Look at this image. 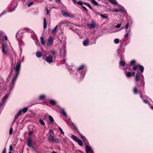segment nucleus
Wrapping results in <instances>:
<instances>
[{
  "mask_svg": "<svg viewBox=\"0 0 153 153\" xmlns=\"http://www.w3.org/2000/svg\"><path fill=\"white\" fill-rule=\"evenodd\" d=\"M25 29L28 30H30V29L28 27L26 28Z\"/></svg>",
  "mask_w": 153,
  "mask_h": 153,
  "instance_id": "nucleus-61",
  "label": "nucleus"
},
{
  "mask_svg": "<svg viewBox=\"0 0 153 153\" xmlns=\"http://www.w3.org/2000/svg\"><path fill=\"white\" fill-rule=\"evenodd\" d=\"M53 42V38L51 36L49 37L48 39L47 45L50 46H51L52 45Z\"/></svg>",
  "mask_w": 153,
  "mask_h": 153,
  "instance_id": "nucleus-6",
  "label": "nucleus"
},
{
  "mask_svg": "<svg viewBox=\"0 0 153 153\" xmlns=\"http://www.w3.org/2000/svg\"><path fill=\"white\" fill-rule=\"evenodd\" d=\"M8 49L7 45L5 44H3L2 45V51L3 54H6L7 53Z\"/></svg>",
  "mask_w": 153,
  "mask_h": 153,
  "instance_id": "nucleus-3",
  "label": "nucleus"
},
{
  "mask_svg": "<svg viewBox=\"0 0 153 153\" xmlns=\"http://www.w3.org/2000/svg\"><path fill=\"white\" fill-rule=\"evenodd\" d=\"M49 103L51 105H54L56 103V102L54 100H51L49 101Z\"/></svg>",
  "mask_w": 153,
  "mask_h": 153,
  "instance_id": "nucleus-16",
  "label": "nucleus"
},
{
  "mask_svg": "<svg viewBox=\"0 0 153 153\" xmlns=\"http://www.w3.org/2000/svg\"><path fill=\"white\" fill-rule=\"evenodd\" d=\"M13 131V128L12 127H11L10 131H9V134L10 135H12V133Z\"/></svg>",
  "mask_w": 153,
  "mask_h": 153,
  "instance_id": "nucleus-43",
  "label": "nucleus"
},
{
  "mask_svg": "<svg viewBox=\"0 0 153 153\" xmlns=\"http://www.w3.org/2000/svg\"><path fill=\"white\" fill-rule=\"evenodd\" d=\"M139 64L134 65L133 67V69L135 71L139 68Z\"/></svg>",
  "mask_w": 153,
  "mask_h": 153,
  "instance_id": "nucleus-22",
  "label": "nucleus"
},
{
  "mask_svg": "<svg viewBox=\"0 0 153 153\" xmlns=\"http://www.w3.org/2000/svg\"><path fill=\"white\" fill-rule=\"evenodd\" d=\"M80 137L82 139L83 141L85 142V143H86V142L87 141L85 137V136H83L82 135L80 134Z\"/></svg>",
  "mask_w": 153,
  "mask_h": 153,
  "instance_id": "nucleus-32",
  "label": "nucleus"
},
{
  "mask_svg": "<svg viewBox=\"0 0 153 153\" xmlns=\"http://www.w3.org/2000/svg\"><path fill=\"white\" fill-rule=\"evenodd\" d=\"M8 97V95L7 94L5 95L3 97V98L2 100V101L3 102H4L7 100V98Z\"/></svg>",
  "mask_w": 153,
  "mask_h": 153,
  "instance_id": "nucleus-19",
  "label": "nucleus"
},
{
  "mask_svg": "<svg viewBox=\"0 0 153 153\" xmlns=\"http://www.w3.org/2000/svg\"><path fill=\"white\" fill-rule=\"evenodd\" d=\"M33 131H30L29 132V133H28V134L29 135H31L32 134H33Z\"/></svg>",
  "mask_w": 153,
  "mask_h": 153,
  "instance_id": "nucleus-51",
  "label": "nucleus"
},
{
  "mask_svg": "<svg viewBox=\"0 0 153 153\" xmlns=\"http://www.w3.org/2000/svg\"><path fill=\"white\" fill-rule=\"evenodd\" d=\"M39 98L40 100H43L45 98V96L44 95H41L39 97Z\"/></svg>",
  "mask_w": 153,
  "mask_h": 153,
  "instance_id": "nucleus-40",
  "label": "nucleus"
},
{
  "mask_svg": "<svg viewBox=\"0 0 153 153\" xmlns=\"http://www.w3.org/2000/svg\"><path fill=\"white\" fill-rule=\"evenodd\" d=\"M74 3V4H75L76 3V0H71Z\"/></svg>",
  "mask_w": 153,
  "mask_h": 153,
  "instance_id": "nucleus-56",
  "label": "nucleus"
},
{
  "mask_svg": "<svg viewBox=\"0 0 153 153\" xmlns=\"http://www.w3.org/2000/svg\"><path fill=\"white\" fill-rule=\"evenodd\" d=\"M71 138L74 140L76 142L79 139L77 138V137L76 136L74 135H72L71 136Z\"/></svg>",
  "mask_w": 153,
  "mask_h": 153,
  "instance_id": "nucleus-23",
  "label": "nucleus"
},
{
  "mask_svg": "<svg viewBox=\"0 0 153 153\" xmlns=\"http://www.w3.org/2000/svg\"><path fill=\"white\" fill-rule=\"evenodd\" d=\"M83 4H84L87 6H88V7L91 9L92 10V8L91 7V5H90V4H89V3H86V2H84L83 3Z\"/></svg>",
  "mask_w": 153,
  "mask_h": 153,
  "instance_id": "nucleus-28",
  "label": "nucleus"
},
{
  "mask_svg": "<svg viewBox=\"0 0 153 153\" xmlns=\"http://www.w3.org/2000/svg\"><path fill=\"white\" fill-rule=\"evenodd\" d=\"M129 33V32H127V33L125 35V38H127L128 37Z\"/></svg>",
  "mask_w": 153,
  "mask_h": 153,
  "instance_id": "nucleus-47",
  "label": "nucleus"
},
{
  "mask_svg": "<svg viewBox=\"0 0 153 153\" xmlns=\"http://www.w3.org/2000/svg\"><path fill=\"white\" fill-rule=\"evenodd\" d=\"M96 13L97 14H98V15H100L101 14H100V12H96Z\"/></svg>",
  "mask_w": 153,
  "mask_h": 153,
  "instance_id": "nucleus-59",
  "label": "nucleus"
},
{
  "mask_svg": "<svg viewBox=\"0 0 153 153\" xmlns=\"http://www.w3.org/2000/svg\"><path fill=\"white\" fill-rule=\"evenodd\" d=\"M13 150V148L11 145H10L9 147V151L10 152H11Z\"/></svg>",
  "mask_w": 153,
  "mask_h": 153,
  "instance_id": "nucleus-46",
  "label": "nucleus"
},
{
  "mask_svg": "<svg viewBox=\"0 0 153 153\" xmlns=\"http://www.w3.org/2000/svg\"><path fill=\"white\" fill-rule=\"evenodd\" d=\"M33 4V2H31L29 3H28L27 4V6L28 7H30V6H31Z\"/></svg>",
  "mask_w": 153,
  "mask_h": 153,
  "instance_id": "nucleus-49",
  "label": "nucleus"
},
{
  "mask_svg": "<svg viewBox=\"0 0 153 153\" xmlns=\"http://www.w3.org/2000/svg\"><path fill=\"white\" fill-rule=\"evenodd\" d=\"M15 82V81H13L12 80L11 81L10 84L9 86V88L10 91L12 90L13 88Z\"/></svg>",
  "mask_w": 153,
  "mask_h": 153,
  "instance_id": "nucleus-9",
  "label": "nucleus"
},
{
  "mask_svg": "<svg viewBox=\"0 0 153 153\" xmlns=\"http://www.w3.org/2000/svg\"><path fill=\"white\" fill-rule=\"evenodd\" d=\"M55 1L58 3L59 4L61 3V1L60 0H55Z\"/></svg>",
  "mask_w": 153,
  "mask_h": 153,
  "instance_id": "nucleus-52",
  "label": "nucleus"
},
{
  "mask_svg": "<svg viewBox=\"0 0 153 153\" xmlns=\"http://www.w3.org/2000/svg\"><path fill=\"white\" fill-rule=\"evenodd\" d=\"M139 70L141 71L142 73H143L144 71V68L143 67L140 65H139Z\"/></svg>",
  "mask_w": 153,
  "mask_h": 153,
  "instance_id": "nucleus-18",
  "label": "nucleus"
},
{
  "mask_svg": "<svg viewBox=\"0 0 153 153\" xmlns=\"http://www.w3.org/2000/svg\"><path fill=\"white\" fill-rule=\"evenodd\" d=\"M89 41L88 39H86L83 42V44L85 46H86L89 43Z\"/></svg>",
  "mask_w": 153,
  "mask_h": 153,
  "instance_id": "nucleus-14",
  "label": "nucleus"
},
{
  "mask_svg": "<svg viewBox=\"0 0 153 153\" xmlns=\"http://www.w3.org/2000/svg\"><path fill=\"white\" fill-rule=\"evenodd\" d=\"M136 62L135 60H132L130 63V65H129V67H130L131 66H133L134 65H135L136 64Z\"/></svg>",
  "mask_w": 153,
  "mask_h": 153,
  "instance_id": "nucleus-24",
  "label": "nucleus"
},
{
  "mask_svg": "<svg viewBox=\"0 0 153 153\" xmlns=\"http://www.w3.org/2000/svg\"><path fill=\"white\" fill-rule=\"evenodd\" d=\"M121 25V24H118L116 26V27H117V28H119L120 27Z\"/></svg>",
  "mask_w": 153,
  "mask_h": 153,
  "instance_id": "nucleus-48",
  "label": "nucleus"
},
{
  "mask_svg": "<svg viewBox=\"0 0 153 153\" xmlns=\"http://www.w3.org/2000/svg\"><path fill=\"white\" fill-rule=\"evenodd\" d=\"M129 25V23H127L124 26L125 27V30L127 32H129L130 31V29H128Z\"/></svg>",
  "mask_w": 153,
  "mask_h": 153,
  "instance_id": "nucleus-11",
  "label": "nucleus"
},
{
  "mask_svg": "<svg viewBox=\"0 0 153 153\" xmlns=\"http://www.w3.org/2000/svg\"><path fill=\"white\" fill-rule=\"evenodd\" d=\"M81 7L83 9V11H85L86 13L87 14H88V12L87 8L84 6H82Z\"/></svg>",
  "mask_w": 153,
  "mask_h": 153,
  "instance_id": "nucleus-31",
  "label": "nucleus"
},
{
  "mask_svg": "<svg viewBox=\"0 0 153 153\" xmlns=\"http://www.w3.org/2000/svg\"><path fill=\"white\" fill-rule=\"evenodd\" d=\"M21 66V61L20 60H19L17 62L16 65L14 66V69L15 71V73H16V75L13 77L12 80L13 81H15L19 74Z\"/></svg>",
  "mask_w": 153,
  "mask_h": 153,
  "instance_id": "nucleus-1",
  "label": "nucleus"
},
{
  "mask_svg": "<svg viewBox=\"0 0 153 153\" xmlns=\"http://www.w3.org/2000/svg\"><path fill=\"white\" fill-rule=\"evenodd\" d=\"M60 140H62V141H65V138H62Z\"/></svg>",
  "mask_w": 153,
  "mask_h": 153,
  "instance_id": "nucleus-54",
  "label": "nucleus"
},
{
  "mask_svg": "<svg viewBox=\"0 0 153 153\" xmlns=\"http://www.w3.org/2000/svg\"><path fill=\"white\" fill-rule=\"evenodd\" d=\"M49 10H48V9H47V12H46V14L47 15H48L49 13Z\"/></svg>",
  "mask_w": 153,
  "mask_h": 153,
  "instance_id": "nucleus-57",
  "label": "nucleus"
},
{
  "mask_svg": "<svg viewBox=\"0 0 153 153\" xmlns=\"http://www.w3.org/2000/svg\"><path fill=\"white\" fill-rule=\"evenodd\" d=\"M125 62L123 61H121L120 62V65L122 66L123 67H124L125 65Z\"/></svg>",
  "mask_w": 153,
  "mask_h": 153,
  "instance_id": "nucleus-35",
  "label": "nucleus"
},
{
  "mask_svg": "<svg viewBox=\"0 0 153 153\" xmlns=\"http://www.w3.org/2000/svg\"><path fill=\"white\" fill-rule=\"evenodd\" d=\"M85 147L86 151L87 153H93V150L90 147L87 145H86Z\"/></svg>",
  "mask_w": 153,
  "mask_h": 153,
  "instance_id": "nucleus-7",
  "label": "nucleus"
},
{
  "mask_svg": "<svg viewBox=\"0 0 153 153\" xmlns=\"http://www.w3.org/2000/svg\"><path fill=\"white\" fill-rule=\"evenodd\" d=\"M93 11L94 12V13H96V11H95V9H93Z\"/></svg>",
  "mask_w": 153,
  "mask_h": 153,
  "instance_id": "nucleus-63",
  "label": "nucleus"
},
{
  "mask_svg": "<svg viewBox=\"0 0 153 153\" xmlns=\"http://www.w3.org/2000/svg\"><path fill=\"white\" fill-rule=\"evenodd\" d=\"M100 16L101 17L104 19H107L108 18V16L107 14H101Z\"/></svg>",
  "mask_w": 153,
  "mask_h": 153,
  "instance_id": "nucleus-26",
  "label": "nucleus"
},
{
  "mask_svg": "<svg viewBox=\"0 0 153 153\" xmlns=\"http://www.w3.org/2000/svg\"><path fill=\"white\" fill-rule=\"evenodd\" d=\"M46 61L49 63H51L53 61V58L52 56L49 55L46 57L45 59Z\"/></svg>",
  "mask_w": 153,
  "mask_h": 153,
  "instance_id": "nucleus-8",
  "label": "nucleus"
},
{
  "mask_svg": "<svg viewBox=\"0 0 153 153\" xmlns=\"http://www.w3.org/2000/svg\"><path fill=\"white\" fill-rule=\"evenodd\" d=\"M27 108L25 107L23 108L22 110H21L20 111H22V112H23L24 113H25L27 111Z\"/></svg>",
  "mask_w": 153,
  "mask_h": 153,
  "instance_id": "nucleus-33",
  "label": "nucleus"
},
{
  "mask_svg": "<svg viewBox=\"0 0 153 153\" xmlns=\"http://www.w3.org/2000/svg\"><path fill=\"white\" fill-rule=\"evenodd\" d=\"M135 74V73L134 71L132 72H131V75H132V76H134Z\"/></svg>",
  "mask_w": 153,
  "mask_h": 153,
  "instance_id": "nucleus-53",
  "label": "nucleus"
},
{
  "mask_svg": "<svg viewBox=\"0 0 153 153\" xmlns=\"http://www.w3.org/2000/svg\"><path fill=\"white\" fill-rule=\"evenodd\" d=\"M62 14L63 16L65 17L69 16V15L65 11H62Z\"/></svg>",
  "mask_w": 153,
  "mask_h": 153,
  "instance_id": "nucleus-30",
  "label": "nucleus"
},
{
  "mask_svg": "<svg viewBox=\"0 0 153 153\" xmlns=\"http://www.w3.org/2000/svg\"><path fill=\"white\" fill-rule=\"evenodd\" d=\"M143 101L146 104H148L149 103L148 100L147 99L146 100L143 99Z\"/></svg>",
  "mask_w": 153,
  "mask_h": 153,
  "instance_id": "nucleus-45",
  "label": "nucleus"
},
{
  "mask_svg": "<svg viewBox=\"0 0 153 153\" xmlns=\"http://www.w3.org/2000/svg\"><path fill=\"white\" fill-rule=\"evenodd\" d=\"M133 92L135 94H138V90L137 87H135L134 88Z\"/></svg>",
  "mask_w": 153,
  "mask_h": 153,
  "instance_id": "nucleus-36",
  "label": "nucleus"
},
{
  "mask_svg": "<svg viewBox=\"0 0 153 153\" xmlns=\"http://www.w3.org/2000/svg\"><path fill=\"white\" fill-rule=\"evenodd\" d=\"M126 75L127 77L128 78L132 76L131 72H127L126 74Z\"/></svg>",
  "mask_w": 153,
  "mask_h": 153,
  "instance_id": "nucleus-25",
  "label": "nucleus"
},
{
  "mask_svg": "<svg viewBox=\"0 0 153 153\" xmlns=\"http://www.w3.org/2000/svg\"><path fill=\"white\" fill-rule=\"evenodd\" d=\"M27 145L28 146L31 148H33V146L32 144V142L31 138L29 137L27 140Z\"/></svg>",
  "mask_w": 153,
  "mask_h": 153,
  "instance_id": "nucleus-5",
  "label": "nucleus"
},
{
  "mask_svg": "<svg viewBox=\"0 0 153 153\" xmlns=\"http://www.w3.org/2000/svg\"><path fill=\"white\" fill-rule=\"evenodd\" d=\"M22 114V111H19L15 117V119H16Z\"/></svg>",
  "mask_w": 153,
  "mask_h": 153,
  "instance_id": "nucleus-20",
  "label": "nucleus"
},
{
  "mask_svg": "<svg viewBox=\"0 0 153 153\" xmlns=\"http://www.w3.org/2000/svg\"><path fill=\"white\" fill-rule=\"evenodd\" d=\"M50 137H48V140L49 142H52L55 143L59 142V140L58 138H54V134L53 130L51 129L50 131Z\"/></svg>",
  "mask_w": 153,
  "mask_h": 153,
  "instance_id": "nucleus-2",
  "label": "nucleus"
},
{
  "mask_svg": "<svg viewBox=\"0 0 153 153\" xmlns=\"http://www.w3.org/2000/svg\"><path fill=\"white\" fill-rule=\"evenodd\" d=\"M50 52L53 55H55L56 53V52L55 50H54V51H52L51 50L50 51Z\"/></svg>",
  "mask_w": 153,
  "mask_h": 153,
  "instance_id": "nucleus-42",
  "label": "nucleus"
},
{
  "mask_svg": "<svg viewBox=\"0 0 153 153\" xmlns=\"http://www.w3.org/2000/svg\"><path fill=\"white\" fill-rule=\"evenodd\" d=\"M51 153H57L56 152H55V151H53Z\"/></svg>",
  "mask_w": 153,
  "mask_h": 153,
  "instance_id": "nucleus-64",
  "label": "nucleus"
},
{
  "mask_svg": "<svg viewBox=\"0 0 153 153\" xmlns=\"http://www.w3.org/2000/svg\"><path fill=\"white\" fill-rule=\"evenodd\" d=\"M36 56L38 58L41 57L42 54V52L40 51H37L36 53Z\"/></svg>",
  "mask_w": 153,
  "mask_h": 153,
  "instance_id": "nucleus-13",
  "label": "nucleus"
},
{
  "mask_svg": "<svg viewBox=\"0 0 153 153\" xmlns=\"http://www.w3.org/2000/svg\"><path fill=\"white\" fill-rule=\"evenodd\" d=\"M60 113L64 116L66 117L67 114L64 111V109L62 108L60 110Z\"/></svg>",
  "mask_w": 153,
  "mask_h": 153,
  "instance_id": "nucleus-15",
  "label": "nucleus"
},
{
  "mask_svg": "<svg viewBox=\"0 0 153 153\" xmlns=\"http://www.w3.org/2000/svg\"><path fill=\"white\" fill-rule=\"evenodd\" d=\"M91 2L92 3H93L94 5L97 6L99 5L98 3L95 0H91Z\"/></svg>",
  "mask_w": 153,
  "mask_h": 153,
  "instance_id": "nucleus-29",
  "label": "nucleus"
},
{
  "mask_svg": "<svg viewBox=\"0 0 153 153\" xmlns=\"http://www.w3.org/2000/svg\"><path fill=\"white\" fill-rule=\"evenodd\" d=\"M48 118L50 122L51 123V124H52L54 121V120L52 117L51 116L49 115L48 116Z\"/></svg>",
  "mask_w": 153,
  "mask_h": 153,
  "instance_id": "nucleus-17",
  "label": "nucleus"
},
{
  "mask_svg": "<svg viewBox=\"0 0 153 153\" xmlns=\"http://www.w3.org/2000/svg\"><path fill=\"white\" fill-rule=\"evenodd\" d=\"M77 4L81 5H82L83 4L81 1H79L77 3Z\"/></svg>",
  "mask_w": 153,
  "mask_h": 153,
  "instance_id": "nucleus-44",
  "label": "nucleus"
},
{
  "mask_svg": "<svg viewBox=\"0 0 153 153\" xmlns=\"http://www.w3.org/2000/svg\"><path fill=\"white\" fill-rule=\"evenodd\" d=\"M78 144L80 146H83L82 142V140L78 139L77 141H76Z\"/></svg>",
  "mask_w": 153,
  "mask_h": 153,
  "instance_id": "nucleus-34",
  "label": "nucleus"
},
{
  "mask_svg": "<svg viewBox=\"0 0 153 153\" xmlns=\"http://www.w3.org/2000/svg\"><path fill=\"white\" fill-rule=\"evenodd\" d=\"M114 11L116 12H119L122 11L123 10L122 9H114Z\"/></svg>",
  "mask_w": 153,
  "mask_h": 153,
  "instance_id": "nucleus-38",
  "label": "nucleus"
},
{
  "mask_svg": "<svg viewBox=\"0 0 153 153\" xmlns=\"http://www.w3.org/2000/svg\"><path fill=\"white\" fill-rule=\"evenodd\" d=\"M142 76V74H140L139 71L137 72L135 77V81L137 82H138L140 80V76Z\"/></svg>",
  "mask_w": 153,
  "mask_h": 153,
  "instance_id": "nucleus-4",
  "label": "nucleus"
},
{
  "mask_svg": "<svg viewBox=\"0 0 153 153\" xmlns=\"http://www.w3.org/2000/svg\"><path fill=\"white\" fill-rule=\"evenodd\" d=\"M4 38L6 40H7V36H4Z\"/></svg>",
  "mask_w": 153,
  "mask_h": 153,
  "instance_id": "nucleus-60",
  "label": "nucleus"
},
{
  "mask_svg": "<svg viewBox=\"0 0 153 153\" xmlns=\"http://www.w3.org/2000/svg\"><path fill=\"white\" fill-rule=\"evenodd\" d=\"M59 129L60 130L62 134H64V132L63 131V130H62V129L60 127H59Z\"/></svg>",
  "mask_w": 153,
  "mask_h": 153,
  "instance_id": "nucleus-50",
  "label": "nucleus"
},
{
  "mask_svg": "<svg viewBox=\"0 0 153 153\" xmlns=\"http://www.w3.org/2000/svg\"><path fill=\"white\" fill-rule=\"evenodd\" d=\"M88 26L90 29L94 28L96 27V25L95 23H92L90 24H88Z\"/></svg>",
  "mask_w": 153,
  "mask_h": 153,
  "instance_id": "nucleus-10",
  "label": "nucleus"
},
{
  "mask_svg": "<svg viewBox=\"0 0 153 153\" xmlns=\"http://www.w3.org/2000/svg\"><path fill=\"white\" fill-rule=\"evenodd\" d=\"M16 119H15V118L14 119V120L13 122V124L16 121Z\"/></svg>",
  "mask_w": 153,
  "mask_h": 153,
  "instance_id": "nucleus-62",
  "label": "nucleus"
},
{
  "mask_svg": "<svg viewBox=\"0 0 153 153\" xmlns=\"http://www.w3.org/2000/svg\"><path fill=\"white\" fill-rule=\"evenodd\" d=\"M57 26H57V25L54 27V29L52 30H51V33H52L54 34V33H56V30L57 29Z\"/></svg>",
  "mask_w": 153,
  "mask_h": 153,
  "instance_id": "nucleus-27",
  "label": "nucleus"
},
{
  "mask_svg": "<svg viewBox=\"0 0 153 153\" xmlns=\"http://www.w3.org/2000/svg\"><path fill=\"white\" fill-rule=\"evenodd\" d=\"M12 72H13L12 69V68H11V69H10V73L9 75H11Z\"/></svg>",
  "mask_w": 153,
  "mask_h": 153,
  "instance_id": "nucleus-58",
  "label": "nucleus"
},
{
  "mask_svg": "<svg viewBox=\"0 0 153 153\" xmlns=\"http://www.w3.org/2000/svg\"><path fill=\"white\" fill-rule=\"evenodd\" d=\"M47 26V23L46 22V19L44 18L43 19V28L44 29L46 28Z\"/></svg>",
  "mask_w": 153,
  "mask_h": 153,
  "instance_id": "nucleus-12",
  "label": "nucleus"
},
{
  "mask_svg": "<svg viewBox=\"0 0 153 153\" xmlns=\"http://www.w3.org/2000/svg\"><path fill=\"white\" fill-rule=\"evenodd\" d=\"M84 67L85 65H82L78 68V70L79 71L81 70L84 68Z\"/></svg>",
  "mask_w": 153,
  "mask_h": 153,
  "instance_id": "nucleus-37",
  "label": "nucleus"
},
{
  "mask_svg": "<svg viewBox=\"0 0 153 153\" xmlns=\"http://www.w3.org/2000/svg\"><path fill=\"white\" fill-rule=\"evenodd\" d=\"M120 42V40L118 39H115L114 40V42L115 44H118Z\"/></svg>",
  "mask_w": 153,
  "mask_h": 153,
  "instance_id": "nucleus-39",
  "label": "nucleus"
},
{
  "mask_svg": "<svg viewBox=\"0 0 153 153\" xmlns=\"http://www.w3.org/2000/svg\"><path fill=\"white\" fill-rule=\"evenodd\" d=\"M39 122L41 125H45V124L43 120L42 119H40L39 120Z\"/></svg>",
  "mask_w": 153,
  "mask_h": 153,
  "instance_id": "nucleus-41",
  "label": "nucleus"
},
{
  "mask_svg": "<svg viewBox=\"0 0 153 153\" xmlns=\"http://www.w3.org/2000/svg\"><path fill=\"white\" fill-rule=\"evenodd\" d=\"M41 43L42 45H44L45 44V42L42 36L40 37Z\"/></svg>",
  "mask_w": 153,
  "mask_h": 153,
  "instance_id": "nucleus-21",
  "label": "nucleus"
},
{
  "mask_svg": "<svg viewBox=\"0 0 153 153\" xmlns=\"http://www.w3.org/2000/svg\"><path fill=\"white\" fill-rule=\"evenodd\" d=\"M2 153H6V148H5Z\"/></svg>",
  "mask_w": 153,
  "mask_h": 153,
  "instance_id": "nucleus-55",
  "label": "nucleus"
}]
</instances>
